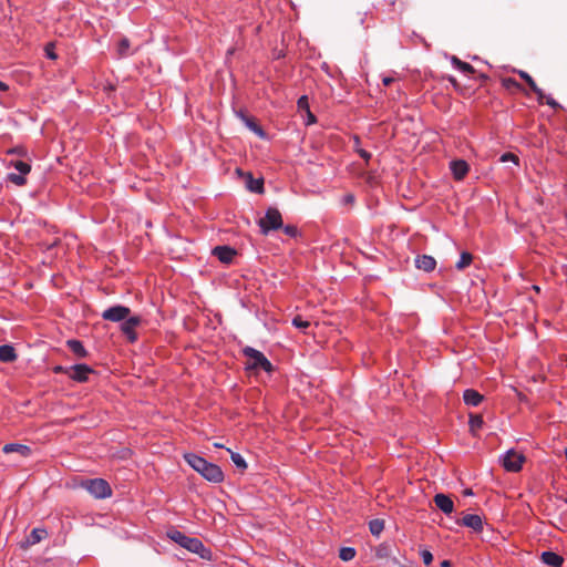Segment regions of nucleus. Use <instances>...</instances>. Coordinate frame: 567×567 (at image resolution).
Returning <instances> with one entry per match:
<instances>
[{"label": "nucleus", "instance_id": "obj_47", "mask_svg": "<svg viewBox=\"0 0 567 567\" xmlns=\"http://www.w3.org/2000/svg\"><path fill=\"white\" fill-rule=\"evenodd\" d=\"M307 116H308L307 124H312V123H315L317 121L316 116L310 111L307 112Z\"/></svg>", "mask_w": 567, "mask_h": 567}, {"label": "nucleus", "instance_id": "obj_35", "mask_svg": "<svg viewBox=\"0 0 567 567\" xmlns=\"http://www.w3.org/2000/svg\"><path fill=\"white\" fill-rule=\"evenodd\" d=\"M281 229L284 230V233L287 236H289L291 238H296V237H298L300 235L299 229L295 225H286V226L282 225Z\"/></svg>", "mask_w": 567, "mask_h": 567}, {"label": "nucleus", "instance_id": "obj_10", "mask_svg": "<svg viewBox=\"0 0 567 567\" xmlns=\"http://www.w3.org/2000/svg\"><path fill=\"white\" fill-rule=\"evenodd\" d=\"M70 371L69 378L75 382H86L89 381V374L94 373L95 371L85 363H78L71 367H68Z\"/></svg>", "mask_w": 567, "mask_h": 567}, {"label": "nucleus", "instance_id": "obj_23", "mask_svg": "<svg viewBox=\"0 0 567 567\" xmlns=\"http://www.w3.org/2000/svg\"><path fill=\"white\" fill-rule=\"evenodd\" d=\"M66 346L79 359H84L89 355L87 350L84 348L82 341L80 340L70 339L66 341Z\"/></svg>", "mask_w": 567, "mask_h": 567}, {"label": "nucleus", "instance_id": "obj_12", "mask_svg": "<svg viewBox=\"0 0 567 567\" xmlns=\"http://www.w3.org/2000/svg\"><path fill=\"white\" fill-rule=\"evenodd\" d=\"M237 116L244 122V124L260 138L267 136L264 128L258 124L254 116L248 115L245 111H238Z\"/></svg>", "mask_w": 567, "mask_h": 567}, {"label": "nucleus", "instance_id": "obj_45", "mask_svg": "<svg viewBox=\"0 0 567 567\" xmlns=\"http://www.w3.org/2000/svg\"><path fill=\"white\" fill-rule=\"evenodd\" d=\"M9 154H18V155H24L25 154V150L22 147V146H19V147H14L12 150H9L8 151Z\"/></svg>", "mask_w": 567, "mask_h": 567}, {"label": "nucleus", "instance_id": "obj_11", "mask_svg": "<svg viewBox=\"0 0 567 567\" xmlns=\"http://www.w3.org/2000/svg\"><path fill=\"white\" fill-rule=\"evenodd\" d=\"M212 255L215 256L220 262L229 265L233 262L234 257L237 255V250L230 246H216L212 250Z\"/></svg>", "mask_w": 567, "mask_h": 567}, {"label": "nucleus", "instance_id": "obj_31", "mask_svg": "<svg viewBox=\"0 0 567 567\" xmlns=\"http://www.w3.org/2000/svg\"><path fill=\"white\" fill-rule=\"evenodd\" d=\"M130 40L127 38H122L117 43V54L121 58L130 55L128 49H130Z\"/></svg>", "mask_w": 567, "mask_h": 567}, {"label": "nucleus", "instance_id": "obj_56", "mask_svg": "<svg viewBox=\"0 0 567 567\" xmlns=\"http://www.w3.org/2000/svg\"><path fill=\"white\" fill-rule=\"evenodd\" d=\"M214 446L218 447V449L223 447V445L220 443H215Z\"/></svg>", "mask_w": 567, "mask_h": 567}, {"label": "nucleus", "instance_id": "obj_7", "mask_svg": "<svg viewBox=\"0 0 567 567\" xmlns=\"http://www.w3.org/2000/svg\"><path fill=\"white\" fill-rule=\"evenodd\" d=\"M141 323L142 318L140 316H128L124 321H122L121 331L130 343H134L137 340L135 328Z\"/></svg>", "mask_w": 567, "mask_h": 567}, {"label": "nucleus", "instance_id": "obj_53", "mask_svg": "<svg viewBox=\"0 0 567 567\" xmlns=\"http://www.w3.org/2000/svg\"><path fill=\"white\" fill-rule=\"evenodd\" d=\"M384 2L390 7H393L395 4V0H384Z\"/></svg>", "mask_w": 567, "mask_h": 567}, {"label": "nucleus", "instance_id": "obj_21", "mask_svg": "<svg viewBox=\"0 0 567 567\" xmlns=\"http://www.w3.org/2000/svg\"><path fill=\"white\" fill-rule=\"evenodd\" d=\"M463 400L468 406H477L483 402L484 395L474 389H466L463 393Z\"/></svg>", "mask_w": 567, "mask_h": 567}, {"label": "nucleus", "instance_id": "obj_2", "mask_svg": "<svg viewBox=\"0 0 567 567\" xmlns=\"http://www.w3.org/2000/svg\"><path fill=\"white\" fill-rule=\"evenodd\" d=\"M167 536L178 544L181 547L189 550L190 553L198 554L202 558H206L210 553L203 544V542L196 537H189L184 533L173 529L167 533Z\"/></svg>", "mask_w": 567, "mask_h": 567}, {"label": "nucleus", "instance_id": "obj_41", "mask_svg": "<svg viewBox=\"0 0 567 567\" xmlns=\"http://www.w3.org/2000/svg\"><path fill=\"white\" fill-rule=\"evenodd\" d=\"M544 100H546V104L548 106H550L551 109H554V110H561L563 109V106L555 99H553L551 96H546L545 95Z\"/></svg>", "mask_w": 567, "mask_h": 567}, {"label": "nucleus", "instance_id": "obj_33", "mask_svg": "<svg viewBox=\"0 0 567 567\" xmlns=\"http://www.w3.org/2000/svg\"><path fill=\"white\" fill-rule=\"evenodd\" d=\"M7 181L13 183L17 186H23L27 183L25 175H22L21 173H10L7 176Z\"/></svg>", "mask_w": 567, "mask_h": 567}, {"label": "nucleus", "instance_id": "obj_6", "mask_svg": "<svg viewBox=\"0 0 567 567\" xmlns=\"http://www.w3.org/2000/svg\"><path fill=\"white\" fill-rule=\"evenodd\" d=\"M524 462L525 456L512 449L505 453L502 465L507 472L517 473L522 470Z\"/></svg>", "mask_w": 567, "mask_h": 567}, {"label": "nucleus", "instance_id": "obj_34", "mask_svg": "<svg viewBox=\"0 0 567 567\" xmlns=\"http://www.w3.org/2000/svg\"><path fill=\"white\" fill-rule=\"evenodd\" d=\"M12 165L22 175H27L31 171V165L29 163H27V162H23V161L12 162Z\"/></svg>", "mask_w": 567, "mask_h": 567}, {"label": "nucleus", "instance_id": "obj_38", "mask_svg": "<svg viewBox=\"0 0 567 567\" xmlns=\"http://www.w3.org/2000/svg\"><path fill=\"white\" fill-rule=\"evenodd\" d=\"M501 162H513L514 164L518 165V162H519V158L517 155H515L514 153H511V152H507V153H504L501 158H499Z\"/></svg>", "mask_w": 567, "mask_h": 567}, {"label": "nucleus", "instance_id": "obj_3", "mask_svg": "<svg viewBox=\"0 0 567 567\" xmlns=\"http://www.w3.org/2000/svg\"><path fill=\"white\" fill-rule=\"evenodd\" d=\"M241 352L247 358V362L245 365L246 370H262L267 373H271L275 370L272 363L266 358V355L261 351L247 346L241 350Z\"/></svg>", "mask_w": 567, "mask_h": 567}, {"label": "nucleus", "instance_id": "obj_57", "mask_svg": "<svg viewBox=\"0 0 567 567\" xmlns=\"http://www.w3.org/2000/svg\"><path fill=\"white\" fill-rule=\"evenodd\" d=\"M58 245V241H54L53 245L49 246V248H52L53 246Z\"/></svg>", "mask_w": 567, "mask_h": 567}, {"label": "nucleus", "instance_id": "obj_16", "mask_svg": "<svg viewBox=\"0 0 567 567\" xmlns=\"http://www.w3.org/2000/svg\"><path fill=\"white\" fill-rule=\"evenodd\" d=\"M520 79H523L527 85L530 87V90L536 94L537 101L539 104L544 103L545 93L544 91L538 87L534 79L525 71L518 70L516 71Z\"/></svg>", "mask_w": 567, "mask_h": 567}, {"label": "nucleus", "instance_id": "obj_24", "mask_svg": "<svg viewBox=\"0 0 567 567\" xmlns=\"http://www.w3.org/2000/svg\"><path fill=\"white\" fill-rule=\"evenodd\" d=\"M18 358L16 349L11 344L0 346V361L4 363L14 362Z\"/></svg>", "mask_w": 567, "mask_h": 567}, {"label": "nucleus", "instance_id": "obj_49", "mask_svg": "<svg viewBox=\"0 0 567 567\" xmlns=\"http://www.w3.org/2000/svg\"><path fill=\"white\" fill-rule=\"evenodd\" d=\"M9 90V85L2 81H0V91H8Z\"/></svg>", "mask_w": 567, "mask_h": 567}, {"label": "nucleus", "instance_id": "obj_1", "mask_svg": "<svg viewBox=\"0 0 567 567\" xmlns=\"http://www.w3.org/2000/svg\"><path fill=\"white\" fill-rule=\"evenodd\" d=\"M184 458L194 471L208 482L221 483L224 481V473L217 464L208 462L195 453H186Z\"/></svg>", "mask_w": 567, "mask_h": 567}, {"label": "nucleus", "instance_id": "obj_30", "mask_svg": "<svg viewBox=\"0 0 567 567\" xmlns=\"http://www.w3.org/2000/svg\"><path fill=\"white\" fill-rule=\"evenodd\" d=\"M230 458L233 463L236 465L240 472H245L247 470V463L245 458L237 452H230Z\"/></svg>", "mask_w": 567, "mask_h": 567}, {"label": "nucleus", "instance_id": "obj_17", "mask_svg": "<svg viewBox=\"0 0 567 567\" xmlns=\"http://www.w3.org/2000/svg\"><path fill=\"white\" fill-rule=\"evenodd\" d=\"M460 525L466 526L472 528L474 532H482L483 530V520L480 515L476 514H466L463 516L461 520H458Z\"/></svg>", "mask_w": 567, "mask_h": 567}, {"label": "nucleus", "instance_id": "obj_54", "mask_svg": "<svg viewBox=\"0 0 567 567\" xmlns=\"http://www.w3.org/2000/svg\"><path fill=\"white\" fill-rule=\"evenodd\" d=\"M533 289H534L537 293H539V292H540V287H539V286L534 285V286H533Z\"/></svg>", "mask_w": 567, "mask_h": 567}, {"label": "nucleus", "instance_id": "obj_36", "mask_svg": "<svg viewBox=\"0 0 567 567\" xmlns=\"http://www.w3.org/2000/svg\"><path fill=\"white\" fill-rule=\"evenodd\" d=\"M292 324L298 329L306 330L310 326V322L308 320H303L300 316H296L292 319Z\"/></svg>", "mask_w": 567, "mask_h": 567}, {"label": "nucleus", "instance_id": "obj_55", "mask_svg": "<svg viewBox=\"0 0 567 567\" xmlns=\"http://www.w3.org/2000/svg\"><path fill=\"white\" fill-rule=\"evenodd\" d=\"M354 143H355V145H359V143H360L359 136H354Z\"/></svg>", "mask_w": 567, "mask_h": 567}, {"label": "nucleus", "instance_id": "obj_20", "mask_svg": "<svg viewBox=\"0 0 567 567\" xmlns=\"http://www.w3.org/2000/svg\"><path fill=\"white\" fill-rule=\"evenodd\" d=\"M2 451L3 453L6 454H9V453H19L21 456L23 457H28L31 455L32 453V450L30 446L28 445H24V444H19V443H9V444H6L3 447H2Z\"/></svg>", "mask_w": 567, "mask_h": 567}, {"label": "nucleus", "instance_id": "obj_4", "mask_svg": "<svg viewBox=\"0 0 567 567\" xmlns=\"http://www.w3.org/2000/svg\"><path fill=\"white\" fill-rule=\"evenodd\" d=\"M260 233L268 235L272 230L282 228V216L278 208L269 207L262 218L258 220Z\"/></svg>", "mask_w": 567, "mask_h": 567}, {"label": "nucleus", "instance_id": "obj_40", "mask_svg": "<svg viewBox=\"0 0 567 567\" xmlns=\"http://www.w3.org/2000/svg\"><path fill=\"white\" fill-rule=\"evenodd\" d=\"M44 51H45V56L50 60H55L58 58V55L55 54V51H54V45L53 43H48L44 48Z\"/></svg>", "mask_w": 567, "mask_h": 567}, {"label": "nucleus", "instance_id": "obj_29", "mask_svg": "<svg viewBox=\"0 0 567 567\" xmlns=\"http://www.w3.org/2000/svg\"><path fill=\"white\" fill-rule=\"evenodd\" d=\"M473 261V256L472 254L467 252V251H463L460 256V260L456 262V269L458 270H463L465 269L466 267H468Z\"/></svg>", "mask_w": 567, "mask_h": 567}, {"label": "nucleus", "instance_id": "obj_39", "mask_svg": "<svg viewBox=\"0 0 567 567\" xmlns=\"http://www.w3.org/2000/svg\"><path fill=\"white\" fill-rule=\"evenodd\" d=\"M420 554H421V557H422V559H423L424 565L429 566V565H431V564H432V561H433V555H432V553H431L430 550H427V549H422V550L420 551Z\"/></svg>", "mask_w": 567, "mask_h": 567}, {"label": "nucleus", "instance_id": "obj_14", "mask_svg": "<svg viewBox=\"0 0 567 567\" xmlns=\"http://www.w3.org/2000/svg\"><path fill=\"white\" fill-rule=\"evenodd\" d=\"M453 177L456 181H462L468 173L470 166L464 159H454L450 164Z\"/></svg>", "mask_w": 567, "mask_h": 567}, {"label": "nucleus", "instance_id": "obj_37", "mask_svg": "<svg viewBox=\"0 0 567 567\" xmlns=\"http://www.w3.org/2000/svg\"><path fill=\"white\" fill-rule=\"evenodd\" d=\"M297 106L300 111L309 112V100L307 95H301L297 101Z\"/></svg>", "mask_w": 567, "mask_h": 567}, {"label": "nucleus", "instance_id": "obj_42", "mask_svg": "<svg viewBox=\"0 0 567 567\" xmlns=\"http://www.w3.org/2000/svg\"><path fill=\"white\" fill-rule=\"evenodd\" d=\"M52 371L55 374L65 373V374H68V377L70 375V371L68 370V367L54 365L52 368Z\"/></svg>", "mask_w": 567, "mask_h": 567}, {"label": "nucleus", "instance_id": "obj_52", "mask_svg": "<svg viewBox=\"0 0 567 567\" xmlns=\"http://www.w3.org/2000/svg\"><path fill=\"white\" fill-rule=\"evenodd\" d=\"M463 494H464L465 496H471V495H473V492H472V489H471V488H466V489L463 492Z\"/></svg>", "mask_w": 567, "mask_h": 567}, {"label": "nucleus", "instance_id": "obj_8", "mask_svg": "<svg viewBox=\"0 0 567 567\" xmlns=\"http://www.w3.org/2000/svg\"><path fill=\"white\" fill-rule=\"evenodd\" d=\"M101 316L106 321L122 322L131 316V309L122 305H116L105 309Z\"/></svg>", "mask_w": 567, "mask_h": 567}, {"label": "nucleus", "instance_id": "obj_25", "mask_svg": "<svg viewBox=\"0 0 567 567\" xmlns=\"http://www.w3.org/2000/svg\"><path fill=\"white\" fill-rule=\"evenodd\" d=\"M451 63L454 68H456L457 70H460L461 72H463L465 74L475 73V69L470 63L462 61L461 59H458L455 55L451 56Z\"/></svg>", "mask_w": 567, "mask_h": 567}, {"label": "nucleus", "instance_id": "obj_5", "mask_svg": "<svg viewBox=\"0 0 567 567\" xmlns=\"http://www.w3.org/2000/svg\"><path fill=\"white\" fill-rule=\"evenodd\" d=\"M81 486L97 499H103L112 495L111 485L104 478H87L81 482Z\"/></svg>", "mask_w": 567, "mask_h": 567}, {"label": "nucleus", "instance_id": "obj_26", "mask_svg": "<svg viewBox=\"0 0 567 567\" xmlns=\"http://www.w3.org/2000/svg\"><path fill=\"white\" fill-rule=\"evenodd\" d=\"M484 424L483 416L480 414H470L468 426L470 432L476 436V431L480 430Z\"/></svg>", "mask_w": 567, "mask_h": 567}, {"label": "nucleus", "instance_id": "obj_15", "mask_svg": "<svg viewBox=\"0 0 567 567\" xmlns=\"http://www.w3.org/2000/svg\"><path fill=\"white\" fill-rule=\"evenodd\" d=\"M48 536V532L45 528H33L31 533L27 536L25 540L21 543V548H28L40 543Z\"/></svg>", "mask_w": 567, "mask_h": 567}, {"label": "nucleus", "instance_id": "obj_46", "mask_svg": "<svg viewBox=\"0 0 567 567\" xmlns=\"http://www.w3.org/2000/svg\"><path fill=\"white\" fill-rule=\"evenodd\" d=\"M343 203L344 204H352V203H354V196L352 194H347L343 197Z\"/></svg>", "mask_w": 567, "mask_h": 567}, {"label": "nucleus", "instance_id": "obj_27", "mask_svg": "<svg viewBox=\"0 0 567 567\" xmlns=\"http://www.w3.org/2000/svg\"><path fill=\"white\" fill-rule=\"evenodd\" d=\"M502 85L508 91H523V85L514 78H503Z\"/></svg>", "mask_w": 567, "mask_h": 567}, {"label": "nucleus", "instance_id": "obj_9", "mask_svg": "<svg viewBox=\"0 0 567 567\" xmlns=\"http://www.w3.org/2000/svg\"><path fill=\"white\" fill-rule=\"evenodd\" d=\"M239 175L244 177L246 188L255 194H264L265 193V181L264 177L255 178L252 173L246 172L244 173L240 168L236 171Z\"/></svg>", "mask_w": 567, "mask_h": 567}, {"label": "nucleus", "instance_id": "obj_22", "mask_svg": "<svg viewBox=\"0 0 567 567\" xmlns=\"http://www.w3.org/2000/svg\"><path fill=\"white\" fill-rule=\"evenodd\" d=\"M540 559L545 565L560 567L564 564V557L554 551H543Z\"/></svg>", "mask_w": 567, "mask_h": 567}, {"label": "nucleus", "instance_id": "obj_18", "mask_svg": "<svg viewBox=\"0 0 567 567\" xmlns=\"http://www.w3.org/2000/svg\"><path fill=\"white\" fill-rule=\"evenodd\" d=\"M434 503L439 509L449 515L454 511V503L449 495L439 493L434 496Z\"/></svg>", "mask_w": 567, "mask_h": 567}, {"label": "nucleus", "instance_id": "obj_51", "mask_svg": "<svg viewBox=\"0 0 567 567\" xmlns=\"http://www.w3.org/2000/svg\"><path fill=\"white\" fill-rule=\"evenodd\" d=\"M478 79L484 82V81L488 80V75L482 73L478 75Z\"/></svg>", "mask_w": 567, "mask_h": 567}, {"label": "nucleus", "instance_id": "obj_58", "mask_svg": "<svg viewBox=\"0 0 567 567\" xmlns=\"http://www.w3.org/2000/svg\"><path fill=\"white\" fill-rule=\"evenodd\" d=\"M565 502L567 503V497L565 498Z\"/></svg>", "mask_w": 567, "mask_h": 567}, {"label": "nucleus", "instance_id": "obj_28", "mask_svg": "<svg viewBox=\"0 0 567 567\" xmlns=\"http://www.w3.org/2000/svg\"><path fill=\"white\" fill-rule=\"evenodd\" d=\"M369 529L373 536H379L384 529V520L379 518L370 520Z\"/></svg>", "mask_w": 567, "mask_h": 567}, {"label": "nucleus", "instance_id": "obj_13", "mask_svg": "<svg viewBox=\"0 0 567 567\" xmlns=\"http://www.w3.org/2000/svg\"><path fill=\"white\" fill-rule=\"evenodd\" d=\"M394 549H396L394 544L384 542L375 548V557L379 559H390L394 565H398L399 560L393 556Z\"/></svg>", "mask_w": 567, "mask_h": 567}, {"label": "nucleus", "instance_id": "obj_48", "mask_svg": "<svg viewBox=\"0 0 567 567\" xmlns=\"http://www.w3.org/2000/svg\"><path fill=\"white\" fill-rule=\"evenodd\" d=\"M382 82H383V84H384L385 86H388V85H390L391 83H393V82H394V79H393V78H390V76H385V78H383Z\"/></svg>", "mask_w": 567, "mask_h": 567}, {"label": "nucleus", "instance_id": "obj_44", "mask_svg": "<svg viewBox=\"0 0 567 567\" xmlns=\"http://www.w3.org/2000/svg\"><path fill=\"white\" fill-rule=\"evenodd\" d=\"M446 79L456 91H461V84L453 75H449Z\"/></svg>", "mask_w": 567, "mask_h": 567}, {"label": "nucleus", "instance_id": "obj_19", "mask_svg": "<svg viewBox=\"0 0 567 567\" xmlns=\"http://www.w3.org/2000/svg\"><path fill=\"white\" fill-rule=\"evenodd\" d=\"M415 267L425 272H431L436 267V260L430 255H419L415 258Z\"/></svg>", "mask_w": 567, "mask_h": 567}, {"label": "nucleus", "instance_id": "obj_50", "mask_svg": "<svg viewBox=\"0 0 567 567\" xmlns=\"http://www.w3.org/2000/svg\"><path fill=\"white\" fill-rule=\"evenodd\" d=\"M451 566H452L451 560L445 559V560H443V561L441 563V567H451Z\"/></svg>", "mask_w": 567, "mask_h": 567}, {"label": "nucleus", "instance_id": "obj_32", "mask_svg": "<svg viewBox=\"0 0 567 567\" xmlns=\"http://www.w3.org/2000/svg\"><path fill=\"white\" fill-rule=\"evenodd\" d=\"M339 557L343 561H349L355 557V549L353 547H342Z\"/></svg>", "mask_w": 567, "mask_h": 567}, {"label": "nucleus", "instance_id": "obj_43", "mask_svg": "<svg viewBox=\"0 0 567 567\" xmlns=\"http://www.w3.org/2000/svg\"><path fill=\"white\" fill-rule=\"evenodd\" d=\"M355 152L359 154V156L361 158H363L365 162H369V159L371 158V154L363 150V148H355Z\"/></svg>", "mask_w": 567, "mask_h": 567}]
</instances>
